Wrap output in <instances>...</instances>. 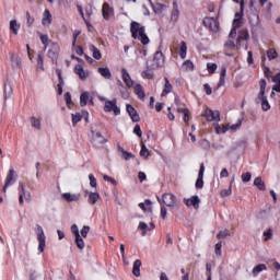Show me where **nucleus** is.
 <instances>
[{
	"instance_id": "34",
	"label": "nucleus",
	"mask_w": 280,
	"mask_h": 280,
	"mask_svg": "<svg viewBox=\"0 0 280 280\" xmlns=\"http://www.w3.org/2000/svg\"><path fill=\"white\" fill-rule=\"evenodd\" d=\"M62 198H65V200H67V202H75L78 201V195H71V192H65L62 195Z\"/></svg>"
},
{
	"instance_id": "48",
	"label": "nucleus",
	"mask_w": 280,
	"mask_h": 280,
	"mask_svg": "<svg viewBox=\"0 0 280 280\" xmlns=\"http://www.w3.org/2000/svg\"><path fill=\"white\" fill-rule=\"evenodd\" d=\"M277 56H279V54L275 48H270L269 50H267V58H269V60H275Z\"/></svg>"
},
{
	"instance_id": "43",
	"label": "nucleus",
	"mask_w": 280,
	"mask_h": 280,
	"mask_svg": "<svg viewBox=\"0 0 280 280\" xmlns=\"http://www.w3.org/2000/svg\"><path fill=\"white\" fill-rule=\"evenodd\" d=\"M217 70H218L217 63H213V62L207 63V71H208V73H210V75H213V73H215Z\"/></svg>"
},
{
	"instance_id": "10",
	"label": "nucleus",
	"mask_w": 280,
	"mask_h": 280,
	"mask_svg": "<svg viewBox=\"0 0 280 280\" xmlns=\"http://www.w3.org/2000/svg\"><path fill=\"white\" fill-rule=\"evenodd\" d=\"M102 14L105 21H110V18L115 16V9L108 2H105L102 7Z\"/></svg>"
},
{
	"instance_id": "63",
	"label": "nucleus",
	"mask_w": 280,
	"mask_h": 280,
	"mask_svg": "<svg viewBox=\"0 0 280 280\" xmlns=\"http://www.w3.org/2000/svg\"><path fill=\"white\" fill-rule=\"evenodd\" d=\"M89 231H91V228L89 225H84L81 230L82 237H86L89 235Z\"/></svg>"
},
{
	"instance_id": "19",
	"label": "nucleus",
	"mask_w": 280,
	"mask_h": 280,
	"mask_svg": "<svg viewBox=\"0 0 280 280\" xmlns=\"http://www.w3.org/2000/svg\"><path fill=\"white\" fill-rule=\"evenodd\" d=\"M135 94L137 95L138 100H145V90L143 89V85L136 84L133 88Z\"/></svg>"
},
{
	"instance_id": "32",
	"label": "nucleus",
	"mask_w": 280,
	"mask_h": 280,
	"mask_svg": "<svg viewBox=\"0 0 280 280\" xmlns=\"http://www.w3.org/2000/svg\"><path fill=\"white\" fill-rule=\"evenodd\" d=\"M177 113H183L184 121L186 125H188L189 124V115H190L189 108L179 107V108H177Z\"/></svg>"
},
{
	"instance_id": "59",
	"label": "nucleus",
	"mask_w": 280,
	"mask_h": 280,
	"mask_svg": "<svg viewBox=\"0 0 280 280\" xmlns=\"http://www.w3.org/2000/svg\"><path fill=\"white\" fill-rule=\"evenodd\" d=\"M103 180H105L106 183H110L114 186H117V182L115 178L108 176V175H104L103 176Z\"/></svg>"
},
{
	"instance_id": "56",
	"label": "nucleus",
	"mask_w": 280,
	"mask_h": 280,
	"mask_svg": "<svg viewBox=\"0 0 280 280\" xmlns=\"http://www.w3.org/2000/svg\"><path fill=\"white\" fill-rule=\"evenodd\" d=\"M133 38H138L142 45H149L150 44V37L148 36H133Z\"/></svg>"
},
{
	"instance_id": "23",
	"label": "nucleus",
	"mask_w": 280,
	"mask_h": 280,
	"mask_svg": "<svg viewBox=\"0 0 280 280\" xmlns=\"http://www.w3.org/2000/svg\"><path fill=\"white\" fill-rule=\"evenodd\" d=\"M132 275L135 277H141V260L137 259L133 262V267H132Z\"/></svg>"
},
{
	"instance_id": "18",
	"label": "nucleus",
	"mask_w": 280,
	"mask_h": 280,
	"mask_svg": "<svg viewBox=\"0 0 280 280\" xmlns=\"http://www.w3.org/2000/svg\"><path fill=\"white\" fill-rule=\"evenodd\" d=\"M56 73L58 75L59 83L57 84V94H62V86H65V79L62 78V70L57 69Z\"/></svg>"
},
{
	"instance_id": "30",
	"label": "nucleus",
	"mask_w": 280,
	"mask_h": 280,
	"mask_svg": "<svg viewBox=\"0 0 280 280\" xmlns=\"http://www.w3.org/2000/svg\"><path fill=\"white\" fill-rule=\"evenodd\" d=\"M268 267L266 266V264H259L256 267L253 268V275L254 277H257V275H259V272H264V270H267Z\"/></svg>"
},
{
	"instance_id": "13",
	"label": "nucleus",
	"mask_w": 280,
	"mask_h": 280,
	"mask_svg": "<svg viewBox=\"0 0 280 280\" xmlns=\"http://www.w3.org/2000/svg\"><path fill=\"white\" fill-rule=\"evenodd\" d=\"M203 178H205V164L202 163L200 164L198 177L195 183L196 189H202V187H205Z\"/></svg>"
},
{
	"instance_id": "16",
	"label": "nucleus",
	"mask_w": 280,
	"mask_h": 280,
	"mask_svg": "<svg viewBox=\"0 0 280 280\" xmlns=\"http://www.w3.org/2000/svg\"><path fill=\"white\" fill-rule=\"evenodd\" d=\"M14 168H10L9 173L5 177V182H4V186L2 188V191L5 194V191H8V187H10V185H12L14 183Z\"/></svg>"
},
{
	"instance_id": "5",
	"label": "nucleus",
	"mask_w": 280,
	"mask_h": 280,
	"mask_svg": "<svg viewBox=\"0 0 280 280\" xmlns=\"http://www.w3.org/2000/svg\"><path fill=\"white\" fill-rule=\"evenodd\" d=\"M35 233L37 235V242H38V250L39 253H45V246H46V240L45 231H43V226L37 225L35 229Z\"/></svg>"
},
{
	"instance_id": "22",
	"label": "nucleus",
	"mask_w": 280,
	"mask_h": 280,
	"mask_svg": "<svg viewBox=\"0 0 280 280\" xmlns=\"http://www.w3.org/2000/svg\"><path fill=\"white\" fill-rule=\"evenodd\" d=\"M166 8H167L166 4L159 3V2L152 4V10H153L154 14H163V12L165 11Z\"/></svg>"
},
{
	"instance_id": "51",
	"label": "nucleus",
	"mask_w": 280,
	"mask_h": 280,
	"mask_svg": "<svg viewBox=\"0 0 280 280\" xmlns=\"http://www.w3.org/2000/svg\"><path fill=\"white\" fill-rule=\"evenodd\" d=\"M40 40H42V43L44 45V51H45V49H47V47H49V45H54L51 43V40H49L48 36H40Z\"/></svg>"
},
{
	"instance_id": "12",
	"label": "nucleus",
	"mask_w": 280,
	"mask_h": 280,
	"mask_svg": "<svg viewBox=\"0 0 280 280\" xmlns=\"http://www.w3.org/2000/svg\"><path fill=\"white\" fill-rule=\"evenodd\" d=\"M126 110L135 124L141 121V117L139 116V113H137V109L135 108V106H132L131 104H127Z\"/></svg>"
},
{
	"instance_id": "31",
	"label": "nucleus",
	"mask_w": 280,
	"mask_h": 280,
	"mask_svg": "<svg viewBox=\"0 0 280 280\" xmlns=\"http://www.w3.org/2000/svg\"><path fill=\"white\" fill-rule=\"evenodd\" d=\"M272 82L275 83L273 91L280 93V73L272 77Z\"/></svg>"
},
{
	"instance_id": "52",
	"label": "nucleus",
	"mask_w": 280,
	"mask_h": 280,
	"mask_svg": "<svg viewBox=\"0 0 280 280\" xmlns=\"http://www.w3.org/2000/svg\"><path fill=\"white\" fill-rule=\"evenodd\" d=\"M214 253L217 257H222V242H219L214 246Z\"/></svg>"
},
{
	"instance_id": "25",
	"label": "nucleus",
	"mask_w": 280,
	"mask_h": 280,
	"mask_svg": "<svg viewBox=\"0 0 280 280\" xmlns=\"http://www.w3.org/2000/svg\"><path fill=\"white\" fill-rule=\"evenodd\" d=\"M10 30L11 33L16 35L19 34V30H21V24H19V22L16 20H11L10 21Z\"/></svg>"
},
{
	"instance_id": "29",
	"label": "nucleus",
	"mask_w": 280,
	"mask_h": 280,
	"mask_svg": "<svg viewBox=\"0 0 280 280\" xmlns=\"http://www.w3.org/2000/svg\"><path fill=\"white\" fill-rule=\"evenodd\" d=\"M98 73L105 78V80H110L113 78V74L110 73V69L108 68H98Z\"/></svg>"
},
{
	"instance_id": "42",
	"label": "nucleus",
	"mask_w": 280,
	"mask_h": 280,
	"mask_svg": "<svg viewBox=\"0 0 280 280\" xmlns=\"http://www.w3.org/2000/svg\"><path fill=\"white\" fill-rule=\"evenodd\" d=\"M75 244H77V247L79 248V250H84V240H82V236L79 235V236H75V240H74Z\"/></svg>"
},
{
	"instance_id": "3",
	"label": "nucleus",
	"mask_w": 280,
	"mask_h": 280,
	"mask_svg": "<svg viewBox=\"0 0 280 280\" xmlns=\"http://www.w3.org/2000/svg\"><path fill=\"white\" fill-rule=\"evenodd\" d=\"M160 205H165V207H171L174 209L176 207V196L174 194L165 192L162 198L156 197Z\"/></svg>"
},
{
	"instance_id": "20",
	"label": "nucleus",
	"mask_w": 280,
	"mask_h": 280,
	"mask_svg": "<svg viewBox=\"0 0 280 280\" xmlns=\"http://www.w3.org/2000/svg\"><path fill=\"white\" fill-rule=\"evenodd\" d=\"M74 73L79 75L80 80H86L89 78V72L84 71V68L80 65L74 67Z\"/></svg>"
},
{
	"instance_id": "7",
	"label": "nucleus",
	"mask_w": 280,
	"mask_h": 280,
	"mask_svg": "<svg viewBox=\"0 0 280 280\" xmlns=\"http://www.w3.org/2000/svg\"><path fill=\"white\" fill-rule=\"evenodd\" d=\"M130 32L131 36H148V34H145V26L141 25L139 22L132 21L130 23Z\"/></svg>"
},
{
	"instance_id": "38",
	"label": "nucleus",
	"mask_w": 280,
	"mask_h": 280,
	"mask_svg": "<svg viewBox=\"0 0 280 280\" xmlns=\"http://www.w3.org/2000/svg\"><path fill=\"white\" fill-rule=\"evenodd\" d=\"M141 78H143V80H152V78H154V71L144 70L141 72Z\"/></svg>"
},
{
	"instance_id": "21",
	"label": "nucleus",
	"mask_w": 280,
	"mask_h": 280,
	"mask_svg": "<svg viewBox=\"0 0 280 280\" xmlns=\"http://www.w3.org/2000/svg\"><path fill=\"white\" fill-rule=\"evenodd\" d=\"M226 82V67L222 66L220 71V80L217 85V89H222Z\"/></svg>"
},
{
	"instance_id": "64",
	"label": "nucleus",
	"mask_w": 280,
	"mask_h": 280,
	"mask_svg": "<svg viewBox=\"0 0 280 280\" xmlns=\"http://www.w3.org/2000/svg\"><path fill=\"white\" fill-rule=\"evenodd\" d=\"M139 229H141L142 235H145V233H148V224L147 223L140 222Z\"/></svg>"
},
{
	"instance_id": "35",
	"label": "nucleus",
	"mask_w": 280,
	"mask_h": 280,
	"mask_svg": "<svg viewBox=\"0 0 280 280\" xmlns=\"http://www.w3.org/2000/svg\"><path fill=\"white\" fill-rule=\"evenodd\" d=\"M90 49L93 54V58H95V60H101L102 59V52L100 51V49H97V47L91 45Z\"/></svg>"
},
{
	"instance_id": "33",
	"label": "nucleus",
	"mask_w": 280,
	"mask_h": 280,
	"mask_svg": "<svg viewBox=\"0 0 280 280\" xmlns=\"http://www.w3.org/2000/svg\"><path fill=\"white\" fill-rule=\"evenodd\" d=\"M100 200V194L98 192H89V199L88 202L90 205H95Z\"/></svg>"
},
{
	"instance_id": "9",
	"label": "nucleus",
	"mask_w": 280,
	"mask_h": 280,
	"mask_svg": "<svg viewBox=\"0 0 280 280\" xmlns=\"http://www.w3.org/2000/svg\"><path fill=\"white\" fill-rule=\"evenodd\" d=\"M203 117L207 121H220V110H213L209 107L205 109Z\"/></svg>"
},
{
	"instance_id": "28",
	"label": "nucleus",
	"mask_w": 280,
	"mask_h": 280,
	"mask_svg": "<svg viewBox=\"0 0 280 280\" xmlns=\"http://www.w3.org/2000/svg\"><path fill=\"white\" fill-rule=\"evenodd\" d=\"M77 40H78V36H74V37H73V40H72V49L75 50V54H77L78 56H83V54H84V48H82V46H77V47H75Z\"/></svg>"
},
{
	"instance_id": "44",
	"label": "nucleus",
	"mask_w": 280,
	"mask_h": 280,
	"mask_svg": "<svg viewBox=\"0 0 280 280\" xmlns=\"http://www.w3.org/2000/svg\"><path fill=\"white\" fill-rule=\"evenodd\" d=\"M80 121H82V114L80 113L72 114V126L74 127L78 126Z\"/></svg>"
},
{
	"instance_id": "15",
	"label": "nucleus",
	"mask_w": 280,
	"mask_h": 280,
	"mask_svg": "<svg viewBox=\"0 0 280 280\" xmlns=\"http://www.w3.org/2000/svg\"><path fill=\"white\" fill-rule=\"evenodd\" d=\"M121 75H122V80L126 84V88L132 89V86H135V81L132 80V78L130 77V73H128V70H126V68H122Z\"/></svg>"
},
{
	"instance_id": "50",
	"label": "nucleus",
	"mask_w": 280,
	"mask_h": 280,
	"mask_svg": "<svg viewBox=\"0 0 280 280\" xmlns=\"http://www.w3.org/2000/svg\"><path fill=\"white\" fill-rule=\"evenodd\" d=\"M172 19H178V2L173 1Z\"/></svg>"
},
{
	"instance_id": "41",
	"label": "nucleus",
	"mask_w": 280,
	"mask_h": 280,
	"mask_svg": "<svg viewBox=\"0 0 280 280\" xmlns=\"http://www.w3.org/2000/svg\"><path fill=\"white\" fill-rule=\"evenodd\" d=\"M88 103H89V92H83L80 95V106H86Z\"/></svg>"
},
{
	"instance_id": "46",
	"label": "nucleus",
	"mask_w": 280,
	"mask_h": 280,
	"mask_svg": "<svg viewBox=\"0 0 280 280\" xmlns=\"http://www.w3.org/2000/svg\"><path fill=\"white\" fill-rule=\"evenodd\" d=\"M140 156H142L143 159H148V156H150V150L148 149V147H145V144L141 145Z\"/></svg>"
},
{
	"instance_id": "37",
	"label": "nucleus",
	"mask_w": 280,
	"mask_h": 280,
	"mask_svg": "<svg viewBox=\"0 0 280 280\" xmlns=\"http://www.w3.org/2000/svg\"><path fill=\"white\" fill-rule=\"evenodd\" d=\"M228 130H229V124L223 125V126H220V125L215 126V131L218 135H224L228 132Z\"/></svg>"
},
{
	"instance_id": "61",
	"label": "nucleus",
	"mask_w": 280,
	"mask_h": 280,
	"mask_svg": "<svg viewBox=\"0 0 280 280\" xmlns=\"http://www.w3.org/2000/svg\"><path fill=\"white\" fill-rule=\"evenodd\" d=\"M89 178H90V185H91L92 187H97V179L95 178V175L90 174V175H89Z\"/></svg>"
},
{
	"instance_id": "14",
	"label": "nucleus",
	"mask_w": 280,
	"mask_h": 280,
	"mask_svg": "<svg viewBox=\"0 0 280 280\" xmlns=\"http://www.w3.org/2000/svg\"><path fill=\"white\" fill-rule=\"evenodd\" d=\"M186 207H194V209H200V197L197 195L192 196L189 199H184Z\"/></svg>"
},
{
	"instance_id": "2",
	"label": "nucleus",
	"mask_w": 280,
	"mask_h": 280,
	"mask_svg": "<svg viewBox=\"0 0 280 280\" xmlns=\"http://www.w3.org/2000/svg\"><path fill=\"white\" fill-rule=\"evenodd\" d=\"M202 23L205 27H207V30H209V32H211L212 34H218V32L220 31V22L215 18L207 16L203 19Z\"/></svg>"
},
{
	"instance_id": "27",
	"label": "nucleus",
	"mask_w": 280,
	"mask_h": 280,
	"mask_svg": "<svg viewBox=\"0 0 280 280\" xmlns=\"http://www.w3.org/2000/svg\"><path fill=\"white\" fill-rule=\"evenodd\" d=\"M179 56L182 60H185L187 58V43L182 42L179 44Z\"/></svg>"
},
{
	"instance_id": "54",
	"label": "nucleus",
	"mask_w": 280,
	"mask_h": 280,
	"mask_svg": "<svg viewBox=\"0 0 280 280\" xmlns=\"http://www.w3.org/2000/svg\"><path fill=\"white\" fill-rule=\"evenodd\" d=\"M241 178L243 183H250V178H253V174L250 172L243 173Z\"/></svg>"
},
{
	"instance_id": "45",
	"label": "nucleus",
	"mask_w": 280,
	"mask_h": 280,
	"mask_svg": "<svg viewBox=\"0 0 280 280\" xmlns=\"http://www.w3.org/2000/svg\"><path fill=\"white\" fill-rule=\"evenodd\" d=\"M37 68L42 69V71L45 69L44 68V54L43 52H38V55H37Z\"/></svg>"
},
{
	"instance_id": "1",
	"label": "nucleus",
	"mask_w": 280,
	"mask_h": 280,
	"mask_svg": "<svg viewBox=\"0 0 280 280\" xmlns=\"http://www.w3.org/2000/svg\"><path fill=\"white\" fill-rule=\"evenodd\" d=\"M260 91L255 98L256 104H260L262 110H270V103L268 102V97L266 96V86H268V82L266 79H261L260 82Z\"/></svg>"
},
{
	"instance_id": "4",
	"label": "nucleus",
	"mask_w": 280,
	"mask_h": 280,
	"mask_svg": "<svg viewBox=\"0 0 280 280\" xmlns=\"http://www.w3.org/2000/svg\"><path fill=\"white\" fill-rule=\"evenodd\" d=\"M91 135H92L91 136V141H92V144L95 145V148H100V145H104V143H106V141H108L106 139V137H104L102 135L101 131L92 129Z\"/></svg>"
},
{
	"instance_id": "47",
	"label": "nucleus",
	"mask_w": 280,
	"mask_h": 280,
	"mask_svg": "<svg viewBox=\"0 0 280 280\" xmlns=\"http://www.w3.org/2000/svg\"><path fill=\"white\" fill-rule=\"evenodd\" d=\"M31 126L33 128H36L37 130H40V119L36 118V117H31Z\"/></svg>"
},
{
	"instance_id": "55",
	"label": "nucleus",
	"mask_w": 280,
	"mask_h": 280,
	"mask_svg": "<svg viewBox=\"0 0 280 280\" xmlns=\"http://www.w3.org/2000/svg\"><path fill=\"white\" fill-rule=\"evenodd\" d=\"M12 96V85H4V101Z\"/></svg>"
},
{
	"instance_id": "17",
	"label": "nucleus",
	"mask_w": 280,
	"mask_h": 280,
	"mask_svg": "<svg viewBox=\"0 0 280 280\" xmlns=\"http://www.w3.org/2000/svg\"><path fill=\"white\" fill-rule=\"evenodd\" d=\"M172 91H174V86L170 82V79L164 78V88L161 93V97H165L166 95H170V93H172Z\"/></svg>"
},
{
	"instance_id": "53",
	"label": "nucleus",
	"mask_w": 280,
	"mask_h": 280,
	"mask_svg": "<svg viewBox=\"0 0 280 280\" xmlns=\"http://www.w3.org/2000/svg\"><path fill=\"white\" fill-rule=\"evenodd\" d=\"M231 194H233L232 186H230L229 189H222L220 191L221 198H226V197L231 196Z\"/></svg>"
},
{
	"instance_id": "8",
	"label": "nucleus",
	"mask_w": 280,
	"mask_h": 280,
	"mask_svg": "<svg viewBox=\"0 0 280 280\" xmlns=\"http://www.w3.org/2000/svg\"><path fill=\"white\" fill-rule=\"evenodd\" d=\"M161 67H165V55H163V51L158 50L153 56L152 69H161Z\"/></svg>"
},
{
	"instance_id": "39",
	"label": "nucleus",
	"mask_w": 280,
	"mask_h": 280,
	"mask_svg": "<svg viewBox=\"0 0 280 280\" xmlns=\"http://www.w3.org/2000/svg\"><path fill=\"white\" fill-rule=\"evenodd\" d=\"M242 124H243V120L238 119L236 124L229 125V130H231V132H237V130H240V128H242Z\"/></svg>"
},
{
	"instance_id": "40",
	"label": "nucleus",
	"mask_w": 280,
	"mask_h": 280,
	"mask_svg": "<svg viewBox=\"0 0 280 280\" xmlns=\"http://www.w3.org/2000/svg\"><path fill=\"white\" fill-rule=\"evenodd\" d=\"M224 237H231V232L225 229V230H221L218 234H217V240H224Z\"/></svg>"
},
{
	"instance_id": "58",
	"label": "nucleus",
	"mask_w": 280,
	"mask_h": 280,
	"mask_svg": "<svg viewBox=\"0 0 280 280\" xmlns=\"http://www.w3.org/2000/svg\"><path fill=\"white\" fill-rule=\"evenodd\" d=\"M26 25L32 27L34 25V18L30 14V11L26 12Z\"/></svg>"
},
{
	"instance_id": "24",
	"label": "nucleus",
	"mask_w": 280,
	"mask_h": 280,
	"mask_svg": "<svg viewBox=\"0 0 280 280\" xmlns=\"http://www.w3.org/2000/svg\"><path fill=\"white\" fill-rule=\"evenodd\" d=\"M42 24L43 25H51V12L49 11V9H46L44 11V16L42 19Z\"/></svg>"
},
{
	"instance_id": "62",
	"label": "nucleus",
	"mask_w": 280,
	"mask_h": 280,
	"mask_svg": "<svg viewBox=\"0 0 280 280\" xmlns=\"http://www.w3.org/2000/svg\"><path fill=\"white\" fill-rule=\"evenodd\" d=\"M265 242H268V240L272 238V229H268L266 232H264Z\"/></svg>"
},
{
	"instance_id": "11",
	"label": "nucleus",
	"mask_w": 280,
	"mask_h": 280,
	"mask_svg": "<svg viewBox=\"0 0 280 280\" xmlns=\"http://www.w3.org/2000/svg\"><path fill=\"white\" fill-rule=\"evenodd\" d=\"M19 189H20V192H19L20 205L23 206V203H24L23 198H25V200H27V201L32 200V194H30V191L25 190V185H23V183L19 184Z\"/></svg>"
},
{
	"instance_id": "49",
	"label": "nucleus",
	"mask_w": 280,
	"mask_h": 280,
	"mask_svg": "<svg viewBox=\"0 0 280 280\" xmlns=\"http://www.w3.org/2000/svg\"><path fill=\"white\" fill-rule=\"evenodd\" d=\"M11 62L13 67H21V58H19L14 54H11Z\"/></svg>"
},
{
	"instance_id": "57",
	"label": "nucleus",
	"mask_w": 280,
	"mask_h": 280,
	"mask_svg": "<svg viewBox=\"0 0 280 280\" xmlns=\"http://www.w3.org/2000/svg\"><path fill=\"white\" fill-rule=\"evenodd\" d=\"M133 135H137V137L142 138L143 137V131H141V126L136 125L133 128Z\"/></svg>"
},
{
	"instance_id": "26",
	"label": "nucleus",
	"mask_w": 280,
	"mask_h": 280,
	"mask_svg": "<svg viewBox=\"0 0 280 280\" xmlns=\"http://www.w3.org/2000/svg\"><path fill=\"white\" fill-rule=\"evenodd\" d=\"M254 185L255 187H257V189H259V191H266V184L264 183L261 177H256L254 179Z\"/></svg>"
},
{
	"instance_id": "60",
	"label": "nucleus",
	"mask_w": 280,
	"mask_h": 280,
	"mask_svg": "<svg viewBox=\"0 0 280 280\" xmlns=\"http://www.w3.org/2000/svg\"><path fill=\"white\" fill-rule=\"evenodd\" d=\"M224 47H225L226 49H235V40L229 39V40L225 43Z\"/></svg>"
},
{
	"instance_id": "36",
	"label": "nucleus",
	"mask_w": 280,
	"mask_h": 280,
	"mask_svg": "<svg viewBox=\"0 0 280 280\" xmlns=\"http://www.w3.org/2000/svg\"><path fill=\"white\" fill-rule=\"evenodd\" d=\"M242 19H244V13L243 12H236L234 21H233L234 25L242 26Z\"/></svg>"
},
{
	"instance_id": "6",
	"label": "nucleus",
	"mask_w": 280,
	"mask_h": 280,
	"mask_svg": "<svg viewBox=\"0 0 280 280\" xmlns=\"http://www.w3.org/2000/svg\"><path fill=\"white\" fill-rule=\"evenodd\" d=\"M104 112L105 113H114V115H121V109L117 106V98L112 101H105L104 104Z\"/></svg>"
}]
</instances>
